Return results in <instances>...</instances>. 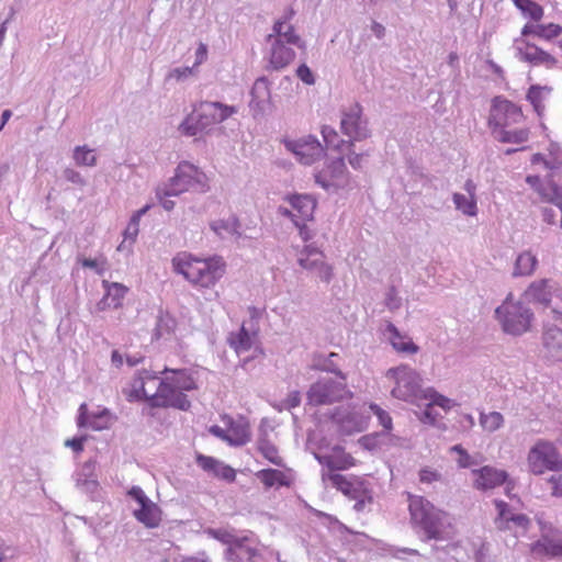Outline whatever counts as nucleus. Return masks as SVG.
I'll return each instance as SVG.
<instances>
[{"instance_id": "f257e3e1", "label": "nucleus", "mask_w": 562, "mask_h": 562, "mask_svg": "<svg viewBox=\"0 0 562 562\" xmlns=\"http://www.w3.org/2000/svg\"><path fill=\"white\" fill-rule=\"evenodd\" d=\"M411 521L424 541L445 540L450 536L449 515L423 496H409Z\"/></svg>"}, {"instance_id": "f03ea898", "label": "nucleus", "mask_w": 562, "mask_h": 562, "mask_svg": "<svg viewBox=\"0 0 562 562\" xmlns=\"http://www.w3.org/2000/svg\"><path fill=\"white\" fill-rule=\"evenodd\" d=\"M172 268L192 285L204 289L214 286L225 273V262L221 257L200 259L187 252L173 257Z\"/></svg>"}, {"instance_id": "7ed1b4c3", "label": "nucleus", "mask_w": 562, "mask_h": 562, "mask_svg": "<svg viewBox=\"0 0 562 562\" xmlns=\"http://www.w3.org/2000/svg\"><path fill=\"white\" fill-rule=\"evenodd\" d=\"M164 373H171L159 382V393L155 396L157 407H175L188 411L191 402L183 391L196 389L195 381L186 369L169 370L165 368Z\"/></svg>"}, {"instance_id": "20e7f679", "label": "nucleus", "mask_w": 562, "mask_h": 562, "mask_svg": "<svg viewBox=\"0 0 562 562\" xmlns=\"http://www.w3.org/2000/svg\"><path fill=\"white\" fill-rule=\"evenodd\" d=\"M234 112V108L221 102H201L179 125V131L186 136H195L225 121Z\"/></svg>"}, {"instance_id": "39448f33", "label": "nucleus", "mask_w": 562, "mask_h": 562, "mask_svg": "<svg viewBox=\"0 0 562 562\" xmlns=\"http://www.w3.org/2000/svg\"><path fill=\"white\" fill-rule=\"evenodd\" d=\"M512 297L513 294L509 293L504 302L496 307L495 317L506 334L520 336L530 329L533 313L525 303L515 302Z\"/></svg>"}, {"instance_id": "423d86ee", "label": "nucleus", "mask_w": 562, "mask_h": 562, "mask_svg": "<svg viewBox=\"0 0 562 562\" xmlns=\"http://www.w3.org/2000/svg\"><path fill=\"white\" fill-rule=\"evenodd\" d=\"M386 378L395 382L391 391L393 397L416 404L423 400L425 389H422V378L415 369L404 364L391 368Z\"/></svg>"}, {"instance_id": "0eeeda50", "label": "nucleus", "mask_w": 562, "mask_h": 562, "mask_svg": "<svg viewBox=\"0 0 562 562\" xmlns=\"http://www.w3.org/2000/svg\"><path fill=\"white\" fill-rule=\"evenodd\" d=\"M189 190L206 192L209 190L207 177L196 166L182 161L178 165L169 183L164 187V194L166 196H177Z\"/></svg>"}, {"instance_id": "6e6552de", "label": "nucleus", "mask_w": 562, "mask_h": 562, "mask_svg": "<svg viewBox=\"0 0 562 562\" xmlns=\"http://www.w3.org/2000/svg\"><path fill=\"white\" fill-rule=\"evenodd\" d=\"M527 463L529 471L536 475L543 474L547 470L557 471L562 465L555 447L546 440H538L529 450Z\"/></svg>"}, {"instance_id": "1a4fd4ad", "label": "nucleus", "mask_w": 562, "mask_h": 562, "mask_svg": "<svg viewBox=\"0 0 562 562\" xmlns=\"http://www.w3.org/2000/svg\"><path fill=\"white\" fill-rule=\"evenodd\" d=\"M346 393L345 381H335L331 378H322L313 383L307 391V404L313 406L328 405L344 397Z\"/></svg>"}, {"instance_id": "9d476101", "label": "nucleus", "mask_w": 562, "mask_h": 562, "mask_svg": "<svg viewBox=\"0 0 562 562\" xmlns=\"http://www.w3.org/2000/svg\"><path fill=\"white\" fill-rule=\"evenodd\" d=\"M296 262L326 284L334 279V268L326 262L325 255L316 247L305 246L297 252Z\"/></svg>"}, {"instance_id": "9b49d317", "label": "nucleus", "mask_w": 562, "mask_h": 562, "mask_svg": "<svg viewBox=\"0 0 562 562\" xmlns=\"http://www.w3.org/2000/svg\"><path fill=\"white\" fill-rule=\"evenodd\" d=\"M522 120L524 114L519 106L501 97L493 99L488 116V126L492 128L493 134L499 132L501 128L518 124Z\"/></svg>"}, {"instance_id": "f8f14e48", "label": "nucleus", "mask_w": 562, "mask_h": 562, "mask_svg": "<svg viewBox=\"0 0 562 562\" xmlns=\"http://www.w3.org/2000/svg\"><path fill=\"white\" fill-rule=\"evenodd\" d=\"M329 481L342 494L356 501L353 508L357 512L363 510L366 504L372 502V492L361 479L352 477L349 480L341 474H330Z\"/></svg>"}, {"instance_id": "ddd939ff", "label": "nucleus", "mask_w": 562, "mask_h": 562, "mask_svg": "<svg viewBox=\"0 0 562 562\" xmlns=\"http://www.w3.org/2000/svg\"><path fill=\"white\" fill-rule=\"evenodd\" d=\"M540 538L530 544L536 557L562 558V531L550 522L539 520Z\"/></svg>"}, {"instance_id": "4468645a", "label": "nucleus", "mask_w": 562, "mask_h": 562, "mask_svg": "<svg viewBox=\"0 0 562 562\" xmlns=\"http://www.w3.org/2000/svg\"><path fill=\"white\" fill-rule=\"evenodd\" d=\"M341 132L349 137V142H360L370 136L367 120L362 116V108L359 103L352 104L342 112L340 121Z\"/></svg>"}, {"instance_id": "2eb2a0df", "label": "nucleus", "mask_w": 562, "mask_h": 562, "mask_svg": "<svg viewBox=\"0 0 562 562\" xmlns=\"http://www.w3.org/2000/svg\"><path fill=\"white\" fill-rule=\"evenodd\" d=\"M315 181L327 191L347 187L349 177L344 158L333 160L324 171L315 176Z\"/></svg>"}, {"instance_id": "dca6fc26", "label": "nucleus", "mask_w": 562, "mask_h": 562, "mask_svg": "<svg viewBox=\"0 0 562 562\" xmlns=\"http://www.w3.org/2000/svg\"><path fill=\"white\" fill-rule=\"evenodd\" d=\"M157 381V372L143 370L137 373L134 378L131 386L127 390H124V394L130 402H137L142 400H147L150 402L151 406H156L155 396L159 393V386L156 392H150L146 385L149 383L156 384Z\"/></svg>"}, {"instance_id": "f3484780", "label": "nucleus", "mask_w": 562, "mask_h": 562, "mask_svg": "<svg viewBox=\"0 0 562 562\" xmlns=\"http://www.w3.org/2000/svg\"><path fill=\"white\" fill-rule=\"evenodd\" d=\"M288 150L292 151L303 165H312L324 156V148L314 136L285 143Z\"/></svg>"}, {"instance_id": "a211bd4d", "label": "nucleus", "mask_w": 562, "mask_h": 562, "mask_svg": "<svg viewBox=\"0 0 562 562\" xmlns=\"http://www.w3.org/2000/svg\"><path fill=\"white\" fill-rule=\"evenodd\" d=\"M294 11L292 9L284 15L283 19L276 21L272 33L267 36V42L277 41L288 45H295L299 48H305V43L295 33L292 24L289 23L293 16Z\"/></svg>"}, {"instance_id": "6ab92c4d", "label": "nucleus", "mask_w": 562, "mask_h": 562, "mask_svg": "<svg viewBox=\"0 0 562 562\" xmlns=\"http://www.w3.org/2000/svg\"><path fill=\"white\" fill-rule=\"evenodd\" d=\"M475 476L473 486L479 491L493 490L504 484L508 477L506 471L485 465L472 471Z\"/></svg>"}, {"instance_id": "aec40b11", "label": "nucleus", "mask_w": 562, "mask_h": 562, "mask_svg": "<svg viewBox=\"0 0 562 562\" xmlns=\"http://www.w3.org/2000/svg\"><path fill=\"white\" fill-rule=\"evenodd\" d=\"M517 57L533 66L544 65L549 68L557 65V59L533 44L526 43V47L517 46Z\"/></svg>"}, {"instance_id": "412c9836", "label": "nucleus", "mask_w": 562, "mask_h": 562, "mask_svg": "<svg viewBox=\"0 0 562 562\" xmlns=\"http://www.w3.org/2000/svg\"><path fill=\"white\" fill-rule=\"evenodd\" d=\"M331 418L335 423L338 424L339 430L344 435H351L353 432H360L362 430V419L361 417L348 409V408H337L331 415Z\"/></svg>"}, {"instance_id": "4be33fe9", "label": "nucleus", "mask_w": 562, "mask_h": 562, "mask_svg": "<svg viewBox=\"0 0 562 562\" xmlns=\"http://www.w3.org/2000/svg\"><path fill=\"white\" fill-rule=\"evenodd\" d=\"M554 285L555 283L549 279L533 281L525 291V296L528 300L548 305L551 302Z\"/></svg>"}, {"instance_id": "5701e85b", "label": "nucleus", "mask_w": 562, "mask_h": 562, "mask_svg": "<svg viewBox=\"0 0 562 562\" xmlns=\"http://www.w3.org/2000/svg\"><path fill=\"white\" fill-rule=\"evenodd\" d=\"M315 458L321 464L328 467L330 470H345L355 464V459L346 453L340 446L333 447V453L321 456L315 453Z\"/></svg>"}, {"instance_id": "b1692460", "label": "nucleus", "mask_w": 562, "mask_h": 562, "mask_svg": "<svg viewBox=\"0 0 562 562\" xmlns=\"http://www.w3.org/2000/svg\"><path fill=\"white\" fill-rule=\"evenodd\" d=\"M384 336L389 339L392 347L397 352L403 353H416L418 351V346L415 345L409 338L402 335L400 330L395 327L394 324L391 322L386 323L385 329H384Z\"/></svg>"}, {"instance_id": "393cba45", "label": "nucleus", "mask_w": 562, "mask_h": 562, "mask_svg": "<svg viewBox=\"0 0 562 562\" xmlns=\"http://www.w3.org/2000/svg\"><path fill=\"white\" fill-rule=\"evenodd\" d=\"M103 285L106 290L103 299L98 303V308L100 311L106 308H117L122 305V300L124 299L127 288L122 285L121 283H109L108 281H103Z\"/></svg>"}, {"instance_id": "a878e982", "label": "nucleus", "mask_w": 562, "mask_h": 562, "mask_svg": "<svg viewBox=\"0 0 562 562\" xmlns=\"http://www.w3.org/2000/svg\"><path fill=\"white\" fill-rule=\"evenodd\" d=\"M271 44L270 66L274 70L286 67L295 57V52L284 43L277 41L269 42Z\"/></svg>"}, {"instance_id": "bb28decb", "label": "nucleus", "mask_w": 562, "mask_h": 562, "mask_svg": "<svg viewBox=\"0 0 562 562\" xmlns=\"http://www.w3.org/2000/svg\"><path fill=\"white\" fill-rule=\"evenodd\" d=\"M543 346L554 360L562 361V329L551 326L543 333Z\"/></svg>"}, {"instance_id": "cd10ccee", "label": "nucleus", "mask_w": 562, "mask_h": 562, "mask_svg": "<svg viewBox=\"0 0 562 562\" xmlns=\"http://www.w3.org/2000/svg\"><path fill=\"white\" fill-rule=\"evenodd\" d=\"M134 517L147 528H156L161 520L160 508L151 501L134 510Z\"/></svg>"}, {"instance_id": "c85d7f7f", "label": "nucleus", "mask_w": 562, "mask_h": 562, "mask_svg": "<svg viewBox=\"0 0 562 562\" xmlns=\"http://www.w3.org/2000/svg\"><path fill=\"white\" fill-rule=\"evenodd\" d=\"M210 227L222 239L229 236L236 239L241 237L240 223L235 216H229L225 220H215L210 223Z\"/></svg>"}, {"instance_id": "c756f323", "label": "nucleus", "mask_w": 562, "mask_h": 562, "mask_svg": "<svg viewBox=\"0 0 562 562\" xmlns=\"http://www.w3.org/2000/svg\"><path fill=\"white\" fill-rule=\"evenodd\" d=\"M256 339V333H249L243 325L239 331L229 335L228 344L232 348H234L238 356H241L252 348Z\"/></svg>"}, {"instance_id": "7c9ffc66", "label": "nucleus", "mask_w": 562, "mask_h": 562, "mask_svg": "<svg viewBox=\"0 0 562 562\" xmlns=\"http://www.w3.org/2000/svg\"><path fill=\"white\" fill-rule=\"evenodd\" d=\"M538 265V259L530 250L520 252L514 263L513 277H529L531 276Z\"/></svg>"}, {"instance_id": "2f4dec72", "label": "nucleus", "mask_w": 562, "mask_h": 562, "mask_svg": "<svg viewBox=\"0 0 562 562\" xmlns=\"http://www.w3.org/2000/svg\"><path fill=\"white\" fill-rule=\"evenodd\" d=\"M246 538L239 539L232 548H227L225 557L231 562H252L256 549L246 544Z\"/></svg>"}, {"instance_id": "473e14b6", "label": "nucleus", "mask_w": 562, "mask_h": 562, "mask_svg": "<svg viewBox=\"0 0 562 562\" xmlns=\"http://www.w3.org/2000/svg\"><path fill=\"white\" fill-rule=\"evenodd\" d=\"M562 27L559 24L550 23L548 25L542 24H526L522 27L521 35L526 36L535 34L541 38L551 40L561 34Z\"/></svg>"}, {"instance_id": "72a5a7b5", "label": "nucleus", "mask_w": 562, "mask_h": 562, "mask_svg": "<svg viewBox=\"0 0 562 562\" xmlns=\"http://www.w3.org/2000/svg\"><path fill=\"white\" fill-rule=\"evenodd\" d=\"M177 326V321L169 313L160 312L157 316L156 326L154 329L153 337L155 339L170 337Z\"/></svg>"}, {"instance_id": "f704fd0d", "label": "nucleus", "mask_w": 562, "mask_h": 562, "mask_svg": "<svg viewBox=\"0 0 562 562\" xmlns=\"http://www.w3.org/2000/svg\"><path fill=\"white\" fill-rule=\"evenodd\" d=\"M290 203L297 211L300 217L304 221L311 220L316 206V201L310 195H294Z\"/></svg>"}, {"instance_id": "c9c22d12", "label": "nucleus", "mask_w": 562, "mask_h": 562, "mask_svg": "<svg viewBox=\"0 0 562 562\" xmlns=\"http://www.w3.org/2000/svg\"><path fill=\"white\" fill-rule=\"evenodd\" d=\"M256 476L267 487L289 485L286 475L276 469H263L256 473Z\"/></svg>"}, {"instance_id": "e433bc0d", "label": "nucleus", "mask_w": 562, "mask_h": 562, "mask_svg": "<svg viewBox=\"0 0 562 562\" xmlns=\"http://www.w3.org/2000/svg\"><path fill=\"white\" fill-rule=\"evenodd\" d=\"M494 504L497 509V516L494 520L496 528L498 530H512L510 517H513L515 513H513L504 501L495 499Z\"/></svg>"}, {"instance_id": "4c0bfd02", "label": "nucleus", "mask_w": 562, "mask_h": 562, "mask_svg": "<svg viewBox=\"0 0 562 562\" xmlns=\"http://www.w3.org/2000/svg\"><path fill=\"white\" fill-rule=\"evenodd\" d=\"M456 209L467 216H475L477 214L476 198H471L461 193H453L452 195Z\"/></svg>"}, {"instance_id": "58836bf2", "label": "nucleus", "mask_w": 562, "mask_h": 562, "mask_svg": "<svg viewBox=\"0 0 562 562\" xmlns=\"http://www.w3.org/2000/svg\"><path fill=\"white\" fill-rule=\"evenodd\" d=\"M270 98V91L268 87V80L266 78H259L255 81L251 89V101L250 104H256L262 109L263 103Z\"/></svg>"}, {"instance_id": "ea45409f", "label": "nucleus", "mask_w": 562, "mask_h": 562, "mask_svg": "<svg viewBox=\"0 0 562 562\" xmlns=\"http://www.w3.org/2000/svg\"><path fill=\"white\" fill-rule=\"evenodd\" d=\"M496 139L502 143L521 144L528 139L529 131L526 128L508 131L501 128L499 132L494 133Z\"/></svg>"}, {"instance_id": "a19ab883", "label": "nucleus", "mask_w": 562, "mask_h": 562, "mask_svg": "<svg viewBox=\"0 0 562 562\" xmlns=\"http://www.w3.org/2000/svg\"><path fill=\"white\" fill-rule=\"evenodd\" d=\"M72 159L78 166L93 167L97 165V157L94 150L87 145L76 146L72 154Z\"/></svg>"}, {"instance_id": "79ce46f5", "label": "nucleus", "mask_w": 562, "mask_h": 562, "mask_svg": "<svg viewBox=\"0 0 562 562\" xmlns=\"http://www.w3.org/2000/svg\"><path fill=\"white\" fill-rule=\"evenodd\" d=\"M322 135L329 148L342 150L344 146H347L348 148L352 147V142L340 139L338 133L331 126H323Z\"/></svg>"}, {"instance_id": "37998d69", "label": "nucleus", "mask_w": 562, "mask_h": 562, "mask_svg": "<svg viewBox=\"0 0 562 562\" xmlns=\"http://www.w3.org/2000/svg\"><path fill=\"white\" fill-rule=\"evenodd\" d=\"M525 16L533 21H540L543 16V9L532 0H512Z\"/></svg>"}, {"instance_id": "c03bdc74", "label": "nucleus", "mask_w": 562, "mask_h": 562, "mask_svg": "<svg viewBox=\"0 0 562 562\" xmlns=\"http://www.w3.org/2000/svg\"><path fill=\"white\" fill-rule=\"evenodd\" d=\"M259 452L271 463L278 467H283V460L278 453V449L267 438L258 440Z\"/></svg>"}, {"instance_id": "a18cd8bd", "label": "nucleus", "mask_w": 562, "mask_h": 562, "mask_svg": "<svg viewBox=\"0 0 562 562\" xmlns=\"http://www.w3.org/2000/svg\"><path fill=\"white\" fill-rule=\"evenodd\" d=\"M541 199L557 205L562 211V188L550 181L546 184V189H539Z\"/></svg>"}, {"instance_id": "49530a36", "label": "nucleus", "mask_w": 562, "mask_h": 562, "mask_svg": "<svg viewBox=\"0 0 562 562\" xmlns=\"http://www.w3.org/2000/svg\"><path fill=\"white\" fill-rule=\"evenodd\" d=\"M423 400L429 401L430 405L439 406L446 412L451 409L454 402L447 396L438 393L434 387H427L423 392Z\"/></svg>"}, {"instance_id": "de8ad7c7", "label": "nucleus", "mask_w": 562, "mask_h": 562, "mask_svg": "<svg viewBox=\"0 0 562 562\" xmlns=\"http://www.w3.org/2000/svg\"><path fill=\"white\" fill-rule=\"evenodd\" d=\"M227 442L233 446H243L249 440L248 428L240 424H232L227 429Z\"/></svg>"}, {"instance_id": "09e8293b", "label": "nucleus", "mask_w": 562, "mask_h": 562, "mask_svg": "<svg viewBox=\"0 0 562 562\" xmlns=\"http://www.w3.org/2000/svg\"><path fill=\"white\" fill-rule=\"evenodd\" d=\"M504 424V417L499 412H491L488 414L481 413L480 425L488 432H494Z\"/></svg>"}, {"instance_id": "8fccbe9b", "label": "nucleus", "mask_w": 562, "mask_h": 562, "mask_svg": "<svg viewBox=\"0 0 562 562\" xmlns=\"http://www.w3.org/2000/svg\"><path fill=\"white\" fill-rule=\"evenodd\" d=\"M543 91L544 88L539 86H531L527 93V100L532 104L538 115H541L542 111L544 110Z\"/></svg>"}, {"instance_id": "3c124183", "label": "nucleus", "mask_w": 562, "mask_h": 562, "mask_svg": "<svg viewBox=\"0 0 562 562\" xmlns=\"http://www.w3.org/2000/svg\"><path fill=\"white\" fill-rule=\"evenodd\" d=\"M76 480V486L81 492L90 495L92 498L95 497L98 491H99V482L98 479H82V477H75Z\"/></svg>"}, {"instance_id": "603ef678", "label": "nucleus", "mask_w": 562, "mask_h": 562, "mask_svg": "<svg viewBox=\"0 0 562 562\" xmlns=\"http://www.w3.org/2000/svg\"><path fill=\"white\" fill-rule=\"evenodd\" d=\"M198 70L195 67H177L169 71L167 80H176L177 82L184 81L190 77L196 76Z\"/></svg>"}, {"instance_id": "864d4df0", "label": "nucleus", "mask_w": 562, "mask_h": 562, "mask_svg": "<svg viewBox=\"0 0 562 562\" xmlns=\"http://www.w3.org/2000/svg\"><path fill=\"white\" fill-rule=\"evenodd\" d=\"M207 533L212 538L227 544L228 548H232L239 540V538L226 529H209Z\"/></svg>"}, {"instance_id": "5fc2aeb1", "label": "nucleus", "mask_w": 562, "mask_h": 562, "mask_svg": "<svg viewBox=\"0 0 562 562\" xmlns=\"http://www.w3.org/2000/svg\"><path fill=\"white\" fill-rule=\"evenodd\" d=\"M334 357H337V353L331 352L322 363H317L316 368L322 371L334 373L342 381H345L346 378L344 373L339 370L338 366L333 360Z\"/></svg>"}, {"instance_id": "6e6d98bb", "label": "nucleus", "mask_w": 562, "mask_h": 562, "mask_svg": "<svg viewBox=\"0 0 562 562\" xmlns=\"http://www.w3.org/2000/svg\"><path fill=\"white\" fill-rule=\"evenodd\" d=\"M369 408H370L371 413L376 416L379 423L383 426V428L385 430L392 429V418L387 412L382 409L376 404H370Z\"/></svg>"}, {"instance_id": "4d7b16f0", "label": "nucleus", "mask_w": 562, "mask_h": 562, "mask_svg": "<svg viewBox=\"0 0 562 562\" xmlns=\"http://www.w3.org/2000/svg\"><path fill=\"white\" fill-rule=\"evenodd\" d=\"M77 425L78 427H90L92 429L99 430L102 428L94 419L89 422L88 417V407L87 404H81L79 407V416L77 418Z\"/></svg>"}, {"instance_id": "13d9d810", "label": "nucleus", "mask_w": 562, "mask_h": 562, "mask_svg": "<svg viewBox=\"0 0 562 562\" xmlns=\"http://www.w3.org/2000/svg\"><path fill=\"white\" fill-rule=\"evenodd\" d=\"M547 482L550 486L551 495L562 498V472L554 471V473L548 477Z\"/></svg>"}, {"instance_id": "bf43d9fd", "label": "nucleus", "mask_w": 562, "mask_h": 562, "mask_svg": "<svg viewBox=\"0 0 562 562\" xmlns=\"http://www.w3.org/2000/svg\"><path fill=\"white\" fill-rule=\"evenodd\" d=\"M402 305V300L394 286H391L385 294V306L391 311H397Z\"/></svg>"}, {"instance_id": "052dcab7", "label": "nucleus", "mask_w": 562, "mask_h": 562, "mask_svg": "<svg viewBox=\"0 0 562 562\" xmlns=\"http://www.w3.org/2000/svg\"><path fill=\"white\" fill-rule=\"evenodd\" d=\"M196 463L200 468L210 473H214L215 468L220 467L218 460L203 454L196 457Z\"/></svg>"}, {"instance_id": "680f3d73", "label": "nucleus", "mask_w": 562, "mask_h": 562, "mask_svg": "<svg viewBox=\"0 0 562 562\" xmlns=\"http://www.w3.org/2000/svg\"><path fill=\"white\" fill-rule=\"evenodd\" d=\"M529 524V518L524 514H514L513 517H510L512 530H514L515 532H517L518 529H520L521 531H526L528 529Z\"/></svg>"}, {"instance_id": "e2e57ef3", "label": "nucleus", "mask_w": 562, "mask_h": 562, "mask_svg": "<svg viewBox=\"0 0 562 562\" xmlns=\"http://www.w3.org/2000/svg\"><path fill=\"white\" fill-rule=\"evenodd\" d=\"M451 451H454L460 454L458 460V464L461 468H469L475 462L472 460V457L467 452L465 449L462 448L461 445H456L451 448Z\"/></svg>"}, {"instance_id": "0e129e2a", "label": "nucleus", "mask_w": 562, "mask_h": 562, "mask_svg": "<svg viewBox=\"0 0 562 562\" xmlns=\"http://www.w3.org/2000/svg\"><path fill=\"white\" fill-rule=\"evenodd\" d=\"M213 474L229 482L234 481L236 477L235 470L223 462H220V467L215 468Z\"/></svg>"}, {"instance_id": "69168bd1", "label": "nucleus", "mask_w": 562, "mask_h": 562, "mask_svg": "<svg viewBox=\"0 0 562 562\" xmlns=\"http://www.w3.org/2000/svg\"><path fill=\"white\" fill-rule=\"evenodd\" d=\"M419 480L423 483H432L441 480V473L430 468H424L419 471Z\"/></svg>"}, {"instance_id": "338daca9", "label": "nucleus", "mask_w": 562, "mask_h": 562, "mask_svg": "<svg viewBox=\"0 0 562 562\" xmlns=\"http://www.w3.org/2000/svg\"><path fill=\"white\" fill-rule=\"evenodd\" d=\"M95 462L92 460H89L83 463L81 469L76 473V477H82V479H94L97 477L95 473Z\"/></svg>"}, {"instance_id": "774afa93", "label": "nucleus", "mask_w": 562, "mask_h": 562, "mask_svg": "<svg viewBox=\"0 0 562 562\" xmlns=\"http://www.w3.org/2000/svg\"><path fill=\"white\" fill-rule=\"evenodd\" d=\"M138 216H132L126 229L124 231L125 239H131L132 241H134L136 236L138 235Z\"/></svg>"}]
</instances>
